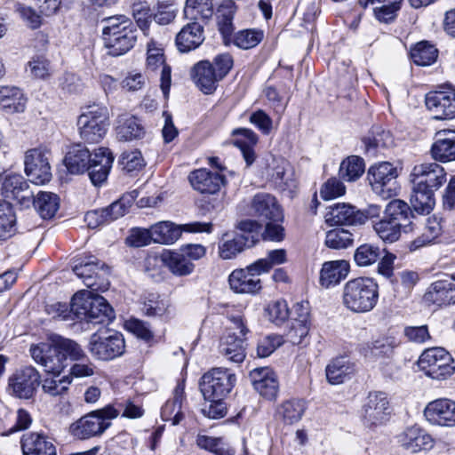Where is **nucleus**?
Returning a JSON list of instances; mask_svg holds the SVG:
<instances>
[{
	"label": "nucleus",
	"mask_w": 455,
	"mask_h": 455,
	"mask_svg": "<svg viewBox=\"0 0 455 455\" xmlns=\"http://www.w3.org/2000/svg\"><path fill=\"white\" fill-rule=\"evenodd\" d=\"M411 176L412 180L425 185L433 191L438 190L447 181L445 169L437 163L415 165Z\"/></svg>",
	"instance_id": "22"
},
{
	"label": "nucleus",
	"mask_w": 455,
	"mask_h": 455,
	"mask_svg": "<svg viewBox=\"0 0 455 455\" xmlns=\"http://www.w3.org/2000/svg\"><path fill=\"white\" fill-rule=\"evenodd\" d=\"M355 371V364L347 356L333 359L325 370L326 378L332 385L343 383Z\"/></svg>",
	"instance_id": "42"
},
{
	"label": "nucleus",
	"mask_w": 455,
	"mask_h": 455,
	"mask_svg": "<svg viewBox=\"0 0 455 455\" xmlns=\"http://www.w3.org/2000/svg\"><path fill=\"white\" fill-rule=\"evenodd\" d=\"M41 384V375L33 366L20 367L9 377L7 392L12 396L29 400L34 398Z\"/></svg>",
	"instance_id": "12"
},
{
	"label": "nucleus",
	"mask_w": 455,
	"mask_h": 455,
	"mask_svg": "<svg viewBox=\"0 0 455 455\" xmlns=\"http://www.w3.org/2000/svg\"><path fill=\"white\" fill-rule=\"evenodd\" d=\"M426 302L437 306L455 304V284L447 280H438L433 283L424 295Z\"/></svg>",
	"instance_id": "31"
},
{
	"label": "nucleus",
	"mask_w": 455,
	"mask_h": 455,
	"mask_svg": "<svg viewBox=\"0 0 455 455\" xmlns=\"http://www.w3.org/2000/svg\"><path fill=\"white\" fill-rule=\"evenodd\" d=\"M93 154L82 144L72 146L64 158V164L71 174H83L90 166Z\"/></svg>",
	"instance_id": "32"
},
{
	"label": "nucleus",
	"mask_w": 455,
	"mask_h": 455,
	"mask_svg": "<svg viewBox=\"0 0 455 455\" xmlns=\"http://www.w3.org/2000/svg\"><path fill=\"white\" fill-rule=\"evenodd\" d=\"M16 232V216L10 205L0 201V240H7Z\"/></svg>",
	"instance_id": "55"
},
{
	"label": "nucleus",
	"mask_w": 455,
	"mask_h": 455,
	"mask_svg": "<svg viewBox=\"0 0 455 455\" xmlns=\"http://www.w3.org/2000/svg\"><path fill=\"white\" fill-rule=\"evenodd\" d=\"M253 388L267 400H275L279 392V381L276 373L268 367L251 370L249 373Z\"/></svg>",
	"instance_id": "21"
},
{
	"label": "nucleus",
	"mask_w": 455,
	"mask_h": 455,
	"mask_svg": "<svg viewBox=\"0 0 455 455\" xmlns=\"http://www.w3.org/2000/svg\"><path fill=\"white\" fill-rule=\"evenodd\" d=\"M108 267L101 262L94 255L80 257L74 260L73 271L83 280L84 285L88 288L98 291L102 289V285L98 283L97 280L100 279V271Z\"/></svg>",
	"instance_id": "19"
},
{
	"label": "nucleus",
	"mask_w": 455,
	"mask_h": 455,
	"mask_svg": "<svg viewBox=\"0 0 455 455\" xmlns=\"http://www.w3.org/2000/svg\"><path fill=\"white\" fill-rule=\"evenodd\" d=\"M87 349L94 360L111 361L124 354V338L121 332L111 330L94 332L89 339Z\"/></svg>",
	"instance_id": "9"
},
{
	"label": "nucleus",
	"mask_w": 455,
	"mask_h": 455,
	"mask_svg": "<svg viewBox=\"0 0 455 455\" xmlns=\"http://www.w3.org/2000/svg\"><path fill=\"white\" fill-rule=\"evenodd\" d=\"M235 374L227 368H213L205 372L199 382L204 399L225 400L236 383Z\"/></svg>",
	"instance_id": "10"
},
{
	"label": "nucleus",
	"mask_w": 455,
	"mask_h": 455,
	"mask_svg": "<svg viewBox=\"0 0 455 455\" xmlns=\"http://www.w3.org/2000/svg\"><path fill=\"white\" fill-rule=\"evenodd\" d=\"M233 134L243 136V139H236L234 144L241 150L247 166L251 165L255 161L253 146L258 142L257 134L247 128L236 129L233 132Z\"/></svg>",
	"instance_id": "48"
},
{
	"label": "nucleus",
	"mask_w": 455,
	"mask_h": 455,
	"mask_svg": "<svg viewBox=\"0 0 455 455\" xmlns=\"http://www.w3.org/2000/svg\"><path fill=\"white\" fill-rule=\"evenodd\" d=\"M396 342L394 338L386 337L376 339L371 345H368V350L365 356L372 358L388 357L392 355Z\"/></svg>",
	"instance_id": "62"
},
{
	"label": "nucleus",
	"mask_w": 455,
	"mask_h": 455,
	"mask_svg": "<svg viewBox=\"0 0 455 455\" xmlns=\"http://www.w3.org/2000/svg\"><path fill=\"white\" fill-rule=\"evenodd\" d=\"M33 360L47 373H60L72 361L85 359L86 354L76 341L58 336L52 343L41 342L29 349Z\"/></svg>",
	"instance_id": "1"
},
{
	"label": "nucleus",
	"mask_w": 455,
	"mask_h": 455,
	"mask_svg": "<svg viewBox=\"0 0 455 455\" xmlns=\"http://www.w3.org/2000/svg\"><path fill=\"white\" fill-rule=\"evenodd\" d=\"M431 154L435 160L443 163L455 161V132H444L431 147Z\"/></svg>",
	"instance_id": "41"
},
{
	"label": "nucleus",
	"mask_w": 455,
	"mask_h": 455,
	"mask_svg": "<svg viewBox=\"0 0 455 455\" xmlns=\"http://www.w3.org/2000/svg\"><path fill=\"white\" fill-rule=\"evenodd\" d=\"M50 156V151L45 148H31L26 152L25 172L32 183L44 185L51 180Z\"/></svg>",
	"instance_id": "15"
},
{
	"label": "nucleus",
	"mask_w": 455,
	"mask_h": 455,
	"mask_svg": "<svg viewBox=\"0 0 455 455\" xmlns=\"http://www.w3.org/2000/svg\"><path fill=\"white\" fill-rule=\"evenodd\" d=\"M178 11L173 0H158L153 7V20L161 26L169 25L176 19Z\"/></svg>",
	"instance_id": "52"
},
{
	"label": "nucleus",
	"mask_w": 455,
	"mask_h": 455,
	"mask_svg": "<svg viewBox=\"0 0 455 455\" xmlns=\"http://www.w3.org/2000/svg\"><path fill=\"white\" fill-rule=\"evenodd\" d=\"M286 260L287 255L284 249L272 250L267 251L266 258L256 260L254 267H259L263 273H267L274 266L283 264Z\"/></svg>",
	"instance_id": "63"
},
{
	"label": "nucleus",
	"mask_w": 455,
	"mask_h": 455,
	"mask_svg": "<svg viewBox=\"0 0 455 455\" xmlns=\"http://www.w3.org/2000/svg\"><path fill=\"white\" fill-rule=\"evenodd\" d=\"M80 138L86 143H99L105 137L109 126L108 109L104 105L92 104L83 108L78 116Z\"/></svg>",
	"instance_id": "6"
},
{
	"label": "nucleus",
	"mask_w": 455,
	"mask_h": 455,
	"mask_svg": "<svg viewBox=\"0 0 455 455\" xmlns=\"http://www.w3.org/2000/svg\"><path fill=\"white\" fill-rule=\"evenodd\" d=\"M397 176L396 168L388 162H383L371 166L367 173V178L372 190L385 199L396 195L398 190Z\"/></svg>",
	"instance_id": "13"
},
{
	"label": "nucleus",
	"mask_w": 455,
	"mask_h": 455,
	"mask_svg": "<svg viewBox=\"0 0 455 455\" xmlns=\"http://www.w3.org/2000/svg\"><path fill=\"white\" fill-rule=\"evenodd\" d=\"M306 409V402L303 399L292 398L277 407L276 415L283 423L292 425L301 419Z\"/></svg>",
	"instance_id": "46"
},
{
	"label": "nucleus",
	"mask_w": 455,
	"mask_h": 455,
	"mask_svg": "<svg viewBox=\"0 0 455 455\" xmlns=\"http://www.w3.org/2000/svg\"><path fill=\"white\" fill-rule=\"evenodd\" d=\"M379 300V285L369 277H357L347 282L342 291V303L354 313L371 311Z\"/></svg>",
	"instance_id": "3"
},
{
	"label": "nucleus",
	"mask_w": 455,
	"mask_h": 455,
	"mask_svg": "<svg viewBox=\"0 0 455 455\" xmlns=\"http://www.w3.org/2000/svg\"><path fill=\"white\" fill-rule=\"evenodd\" d=\"M380 212L381 208L377 204L360 210L349 204L338 203L327 207L324 218L329 226H361L367 220L379 217Z\"/></svg>",
	"instance_id": "8"
},
{
	"label": "nucleus",
	"mask_w": 455,
	"mask_h": 455,
	"mask_svg": "<svg viewBox=\"0 0 455 455\" xmlns=\"http://www.w3.org/2000/svg\"><path fill=\"white\" fill-rule=\"evenodd\" d=\"M2 196L7 199L17 201L23 207H29L33 191L29 189V185L23 176L10 174L4 177Z\"/></svg>",
	"instance_id": "23"
},
{
	"label": "nucleus",
	"mask_w": 455,
	"mask_h": 455,
	"mask_svg": "<svg viewBox=\"0 0 455 455\" xmlns=\"http://www.w3.org/2000/svg\"><path fill=\"white\" fill-rule=\"evenodd\" d=\"M354 235L345 228H334L326 233L325 244L329 248L340 250L353 244Z\"/></svg>",
	"instance_id": "60"
},
{
	"label": "nucleus",
	"mask_w": 455,
	"mask_h": 455,
	"mask_svg": "<svg viewBox=\"0 0 455 455\" xmlns=\"http://www.w3.org/2000/svg\"><path fill=\"white\" fill-rule=\"evenodd\" d=\"M192 188L201 194L217 195L225 183V177L205 168L195 170L188 175Z\"/></svg>",
	"instance_id": "24"
},
{
	"label": "nucleus",
	"mask_w": 455,
	"mask_h": 455,
	"mask_svg": "<svg viewBox=\"0 0 455 455\" xmlns=\"http://www.w3.org/2000/svg\"><path fill=\"white\" fill-rule=\"evenodd\" d=\"M350 270V265L347 260H333L323 263L320 272V283L328 288L336 285L345 279Z\"/></svg>",
	"instance_id": "38"
},
{
	"label": "nucleus",
	"mask_w": 455,
	"mask_h": 455,
	"mask_svg": "<svg viewBox=\"0 0 455 455\" xmlns=\"http://www.w3.org/2000/svg\"><path fill=\"white\" fill-rule=\"evenodd\" d=\"M255 262L246 268L234 270L228 277L231 290L236 293H256L261 289V282L259 275L263 272L259 267H254Z\"/></svg>",
	"instance_id": "18"
},
{
	"label": "nucleus",
	"mask_w": 455,
	"mask_h": 455,
	"mask_svg": "<svg viewBox=\"0 0 455 455\" xmlns=\"http://www.w3.org/2000/svg\"><path fill=\"white\" fill-rule=\"evenodd\" d=\"M235 16V8L232 2L223 4L217 9V25L218 29L223 38L226 45L231 44L234 36L233 20Z\"/></svg>",
	"instance_id": "43"
},
{
	"label": "nucleus",
	"mask_w": 455,
	"mask_h": 455,
	"mask_svg": "<svg viewBox=\"0 0 455 455\" xmlns=\"http://www.w3.org/2000/svg\"><path fill=\"white\" fill-rule=\"evenodd\" d=\"M113 162L114 156L108 148H100L95 150L90 166L86 170L94 186H101L107 180Z\"/></svg>",
	"instance_id": "26"
},
{
	"label": "nucleus",
	"mask_w": 455,
	"mask_h": 455,
	"mask_svg": "<svg viewBox=\"0 0 455 455\" xmlns=\"http://www.w3.org/2000/svg\"><path fill=\"white\" fill-rule=\"evenodd\" d=\"M191 76L196 85L204 94L214 92L220 81L215 73L213 64L209 60H201L195 64L191 70Z\"/></svg>",
	"instance_id": "29"
},
{
	"label": "nucleus",
	"mask_w": 455,
	"mask_h": 455,
	"mask_svg": "<svg viewBox=\"0 0 455 455\" xmlns=\"http://www.w3.org/2000/svg\"><path fill=\"white\" fill-rule=\"evenodd\" d=\"M196 444L201 449L209 451L216 455L235 454V450L225 443L222 438L199 435L196 438Z\"/></svg>",
	"instance_id": "57"
},
{
	"label": "nucleus",
	"mask_w": 455,
	"mask_h": 455,
	"mask_svg": "<svg viewBox=\"0 0 455 455\" xmlns=\"http://www.w3.org/2000/svg\"><path fill=\"white\" fill-rule=\"evenodd\" d=\"M31 204L43 219H51L59 210L60 198L52 192L39 191L36 196L33 194Z\"/></svg>",
	"instance_id": "44"
},
{
	"label": "nucleus",
	"mask_w": 455,
	"mask_h": 455,
	"mask_svg": "<svg viewBox=\"0 0 455 455\" xmlns=\"http://www.w3.org/2000/svg\"><path fill=\"white\" fill-rule=\"evenodd\" d=\"M190 233H211L212 224L211 222H193L185 225H176L171 221H160L151 226V232L154 235V243L172 244L181 235L182 232Z\"/></svg>",
	"instance_id": "14"
},
{
	"label": "nucleus",
	"mask_w": 455,
	"mask_h": 455,
	"mask_svg": "<svg viewBox=\"0 0 455 455\" xmlns=\"http://www.w3.org/2000/svg\"><path fill=\"white\" fill-rule=\"evenodd\" d=\"M375 3L381 4V5L373 9L374 16L383 23L394 21L402 5L397 0L375 1Z\"/></svg>",
	"instance_id": "61"
},
{
	"label": "nucleus",
	"mask_w": 455,
	"mask_h": 455,
	"mask_svg": "<svg viewBox=\"0 0 455 455\" xmlns=\"http://www.w3.org/2000/svg\"><path fill=\"white\" fill-rule=\"evenodd\" d=\"M102 38L111 56H121L129 52L137 41V28L132 20L124 15L104 18Z\"/></svg>",
	"instance_id": "2"
},
{
	"label": "nucleus",
	"mask_w": 455,
	"mask_h": 455,
	"mask_svg": "<svg viewBox=\"0 0 455 455\" xmlns=\"http://www.w3.org/2000/svg\"><path fill=\"white\" fill-rule=\"evenodd\" d=\"M228 319L231 324L220 338L219 350L227 360L239 363L246 356V335L250 331L243 315H229Z\"/></svg>",
	"instance_id": "5"
},
{
	"label": "nucleus",
	"mask_w": 455,
	"mask_h": 455,
	"mask_svg": "<svg viewBox=\"0 0 455 455\" xmlns=\"http://www.w3.org/2000/svg\"><path fill=\"white\" fill-rule=\"evenodd\" d=\"M386 218L404 225L403 227L404 233H409L413 230L414 219L412 208L404 201L400 199L391 200L384 210Z\"/></svg>",
	"instance_id": "33"
},
{
	"label": "nucleus",
	"mask_w": 455,
	"mask_h": 455,
	"mask_svg": "<svg viewBox=\"0 0 455 455\" xmlns=\"http://www.w3.org/2000/svg\"><path fill=\"white\" fill-rule=\"evenodd\" d=\"M60 373H55L52 377L41 379L42 390L51 396L63 395L67 394L72 379L69 376L60 377Z\"/></svg>",
	"instance_id": "54"
},
{
	"label": "nucleus",
	"mask_w": 455,
	"mask_h": 455,
	"mask_svg": "<svg viewBox=\"0 0 455 455\" xmlns=\"http://www.w3.org/2000/svg\"><path fill=\"white\" fill-rule=\"evenodd\" d=\"M390 414L387 395L382 391L370 392L363 406L362 417L368 427L385 423Z\"/></svg>",
	"instance_id": "17"
},
{
	"label": "nucleus",
	"mask_w": 455,
	"mask_h": 455,
	"mask_svg": "<svg viewBox=\"0 0 455 455\" xmlns=\"http://www.w3.org/2000/svg\"><path fill=\"white\" fill-rule=\"evenodd\" d=\"M204 25L190 20L176 36V45L180 52H188L198 48L204 41Z\"/></svg>",
	"instance_id": "28"
},
{
	"label": "nucleus",
	"mask_w": 455,
	"mask_h": 455,
	"mask_svg": "<svg viewBox=\"0 0 455 455\" xmlns=\"http://www.w3.org/2000/svg\"><path fill=\"white\" fill-rule=\"evenodd\" d=\"M132 16L138 27L144 32L149 29L153 20V9L147 1L137 0L132 4Z\"/></svg>",
	"instance_id": "59"
},
{
	"label": "nucleus",
	"mask_w": 455,
	"mask_h": 455,
	"mask_svg": "<svg viewBox=\"0 0 455 455\" xmlns=\"http://www.w3.org/2000/svg\"><path fill=\"white\" fill-rule=\"evenodd\" d=\"M412 191L410 198L411 207L419 214H429L435 207V191L425 185L412 180Z\"/></svg>",
	"instance_id": "35"
},
{
	"label": "nucleus",
	"mask_w": 455,
	"mask_h": 455,
	"mask_svg": "<svg viewBox=\"0 0 455 455\" xmlns=\"http://www.w3.org/2000/svg\"><path fill=\"white\" fill-rule=\"evenodd\" d=\"M403 227H404V225L386 218L385 214L383 218L373 226L379 238L387 243L397 241L401 236L402 231H403Z\"/></svg>",
	"instance_id": "51"
},
{
	"label": "nucleus",
	"mask_w": 455,
	"mask_h": 455,
	"mask_svg": "<svg viewBox=\"0 0 455 455\" xmlns=\"http://www.w3.org/2000/svg\"><path fill=\"white\" fill-rule=\"evenodd\" d=\"M265 312L267 318L276 325L282 324L289 316V308L285 300L269 303Z\"/></svg>",
	"instance_id": "64"
},
{
	"label": "nucleus",
	"mask_w": 455,
	"mask_h": 455,
	"mask_svg": "<svg viewBox=\"0 0 455 455\" xmlns=\"http://www.w3.org/2000/svg\"><path fill=\"white\" fill-rule=\"evenodd\" d=\"M263 37L262 30L243 29L234 35L231 43L240 49L248 50L257 46L263 40Z\"/></svg>",
	"instance_id": "58"
},
{
	"label": "nucleus",
	"mask_w": 455,
	"mask_h": 455,
	"mask_svg": "<svg viewBox=\"0 0 455 455\" xmlns=\"http://www.w3.org/2000/svg\"><path fill=\"white\" fill-rule=\"evenodd\" d=\"M398 441L406 450L415 453L433 447L432 436L418 426L406 428L398 436Z\"/></svg>",
	"instance_id": "30"
},
{
	"label": "nucleus",
	"mask_w": 455,
	"mask_h": 455,
	"mask_svg": "<svg viewBox=\"0 0 455 455\" xmlns=\"http://www.w3.org/2000/svg\"><path fill=\"white\" fill-rule=\"evenodd\" d=\"M24 455H57L52 440L43 434L30 433L22 439Z\"/></svg>",
	"instance_id": "36"
},
{
	"label": "nucleus",
	"mask_w": 455,
	"mask_h": 455,
	"mask_svg": "<svg viewBox=\"0 0 455 455\" xmlns=\"http://www.w3.org/2000/svg\"><path fill=\"white\" fill-rule=\"evenodd\" d=\"M184 381L179 382L173 392V398L168 400L161 410V417L164 421H172L173 426L178 425L184 419L181 411L184 400Z\"/></svg>",
	"instance_id": "37"
},
{
	"label": "nucleus",
	"mask_w": 455,
	"mask_h": 455,
	"mask_svg": "<svg viewBox=\"0 0 455 455\" xmlns=\"http://www.w3.org/2000/svg\"><path fill=\"white\" fill-rule=\"evenodd\" d=\"M119 415V410L112 404L92 411L71 424V434L81 440L101 435L110 426L111 420Z\"/></svg>",
	"instance_id": "7"
},
{
	"label": "nucleus",
	"mask_w": 455,
	"mask_h": 455,
	"mask_svg": "<svg viewBox=\"0 0 455 455\" xmlns=\"http://www.w3.org/2000/svg\"><path fill=\"white\" fill-rule=\"evenodd\" d=\"M162 261L175 275L184 276L190 275L195 265L181 252L167 251L162 254Z\"/></svg>",
	"instance_id": "47"
},
{
	"label": "nucleus",
	"mask_w": 455,
	"mask_h": 455,
	"mask_svg": "<svg viewBox=\"0 0 455 455\" xmlns=\"http://www.w3.org/2000/svg\"><path fill=\"white\" fill-rule=\"evenodd\" d=\"M225 236L227 239L219 246V253L223 259L235 258L238 253L246 248L252 247L259 241L254 235L250 233L247 235H235L232 238H229L228 235H225Z\"/></svg>",
	"instance_id": "34"
},
{
	"label": "nucleus",
	"mask_w": 455,
	"mask_h": 455,
	"mask_svg": "<svg viewBox=\"0 0 455 455\" xmlns=\"http://www.w3.org/2000/svg\"><path fill=\"white\" fill-rule=\"evenodd\" d=\"M437 56L438 50L426 41L418 43L411 51V57L418 66H430L436 60Z\"/></svg>",
	"instance_id": "53"
},
{
	"label": "nucleus",
	"mask_w": 455,
	"mask_h": 455,
	"mask_svg": "<svg viewBox=\"0 0 455 455\" xmlns=\"http://www.w3.org/2000/svg\"><path fill=\"white\" fill-rule=\"evenodd\" d=\"M145 129L140 120L133 116H124L118 119L116 135L120 140H132L143 138Z\"/></svg>",
	"instance_id": "45"
},
{
	"label": "nucleus",
	"mask_w": 455,
	"mask_h": 455,
	"mask_svg": "<svg viewBox=\"0 0 455 455\" xmlns=\"http://www.w3.org/2000/svg\"><path fill=\"white\" fill-rule=\"evenodd\" d=\"M73 310L76 321L92 324H108L116 318L115 311L106 299L87 291L73 296Z\"/></svg>",
	"instance_id": "4"
},
{
	"label": "nucleus",
	"mask_w": 455,
	"mask_h": 455,
	"mask_svg": "<svg viewBox=\"0 0 455 455\" xmlns=\"http://www.w3.org/2000/svg\"><path fill=\"white\" fill-rule=\"evenodd\" d=\"M425 104L435 119H454L455 88L447 86L443 90L429 92L426 94Z\"/></svg>",
	"instance_id": "16"
},
{
	"label": "nucleus",
	"mask_w": 455,
	"mask_h": 455,
	"mask_svg": "<svg viewBox=\"0 0 455 455\" xmlns=\"http://www.w3.org/2000/svg\"><path fill=\"white\" fill-rule=\"evenodd\" d=\"M382 252L377 245L363 243L355 250L354 260L358 267H368L377 262L380 259Z\"/></svg>",
	"instance_id": "56"
},
{
	"label": "nucleus",
	"mask_w": 455,
	"mask_h": 455,
	"mask_svg": "<svg viewBox=\"0 0 455 455\" xmlns=\"http://www.w3.org/2000/svg\"><path fill=\"white\" fill-rule=\"evenodd\" d=\"M213 12L212 0H186L184 16L189 20H208Z\"/></svg>",
	"instance_id": "49"
},
{
	"label": "nucleus",
	"mask_w": 455,
	"mask_h": 455,
	"mask_svg": "<svg viewBox=\"0 0 455 455\" xmlns=\"http://www.w3.org/2000/svg\"><path fill=\"white\" fill-rule=\"evenodd\" d=\"M27 98L17 86H0V109L8 113H22L26 108Z\"/></svg>",
	"instance_id": "40"
},
{
	"label": "nucleus",
	"mask_w": 455,
	"mask_h": 455,
	"mask_svg": "<svg viewBox=\"0 0 455 455\" xmlns=\"http://www.w3.org/2000/svg\"><path fill=\"white\" fill-rule=\"evenodd\" d=\"M424 414L433 424L455 426V402L446 398L436 399L427 405Z\"/></svg>",
	"instance_id": "25"
},
{
	"label": "nucleus",
	"mask_w": 455,
	"mask_h": 455,
	"mask_svg": "<svg viewBox=\"0 0 455 455\" xmlns=\"http://www.w3.org/2000/svg\"><path fill=\"white\" fill-rule=\"evenodd\" d=\"M147 55V68L148 69L155 71L158 68L162 67L160 88L163 92L164 97L167 99L170 94L172 84V68L165 63L163 49L157 48L149 44L148 46Z\"/></svg>",
	"instance_id": "27"
},
{
	"label": "nucleus",
	"mask_w": 455,
	"mask_h": 455,
	"mask_svg": "<svg viewBox=\"0 0 455 455\" xmlns=\"http://www.w3.org/2000/svg\"><path fill=\"white\" fill-rule=\"evenodd\" d=\"M418 364L425 374L434 379H446L455 371L453 358L443 347H433L425 350L419 358Z\"/></svg>",
	"instance_id": "11"
},
{
	"label": "nucleus",
	"mask_w": 455,
	"mask_h": 455,
	"mask_svg": "<svg viewBox=\"0 0 455 455\" xmlns=\"http://www.w3.org/2000/svg\"><path fill=\"white\" fill-rule=\"evenodd\" d=\"M251 211L259 221H283V210L275 197L267 193L256 194L251 203Z\"/></svg>",
	"instance_id": "20"
},
{
	"label": "nucleus",
	"mask_w": 455,
	"mask_h": 455,
	"mask_svg": "<svg viewBox=\"0 0 455 455\" xmlns=\"http://www.w3.org/2000/svg\"><path fill=\"white\" fill-rule=\"evenodd\" d=\"M364 171V160L358 156H350L341 162L339 174L342 180L350 182L358 180Z\"/></svg>",
	"instance_id": "50"
},
{
	"label": "nucleus",
	"mask_w": 455,
	"mask_h": 455,
	"mask_svg": "<svg viewBox=\"0 0 455 455\" xmlns=\"http://www.w3.org/2000/svg\"><path fill=\"white\" fill-rule=\"evenodd\" d=\"M362 142L367 155L375 156L379 148H388L393 145L394 140L391 132L380 125H373L368 134L363 138Z\"/></svg>",
	"instance_id": "39"
}]
</instances>
